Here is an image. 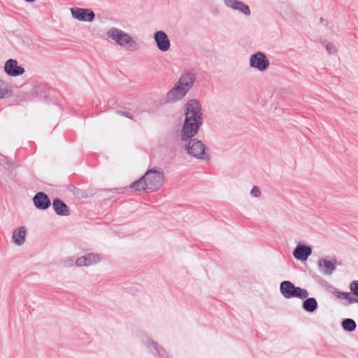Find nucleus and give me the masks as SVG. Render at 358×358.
I'll return each instance as SVG.
<instances>
[{
    "instance_id": "20",
    "label": "nucleus",
    "mask_w": 358,
    "mask_h": 358,
    "mask_svg": "<svg viewBox=\"0 0 358 358\" xmlns=\"http://www.w3.org/2000/svg\"><path fill=\"white\" fill-rule=\"evenodd\" d=\"M52 207L57 214L59 215L66 216L69 215V210L66 205L59 199L53 201Z\"/></svg>"
},
{
    "instance_id": "16",
    "label": "nucleus",
    "mask_w": 358,
    "mask_h": 358,
    "mask_svg": "<svg viewBox=\"0 0 358 358\" xmlns=\"http://www.w3.org/2000/svg\"><path fill=\"white\" fill-rule=\"evenodd\" d=\"M119 46L128 51H136L138 43L127 33L125 34Z\"/></svg>"
},
{
    "instance_id": "10",
    "label": "nucleus",
    "mask_w": 358,
    "mask_h": 358,
    "mask_svg": "<svg viewBox=\"0 0 358 358\" xmlns=\"http://www.w3.org/2000/svg\"><path fill=\"white\" fill-rule=\"evenodd\" d=\"M224 4L227 8L237 10L245 16L251 14L249 6L244 2L239 0H223Z\"/></svg>"
},
{
    "instance_id": "15",
    "label": "nucleus",
    "mask_w": 358,
    "mask_h": 358,
    "mask_svg": "<svg viewBox=\"0 0 358 358\" xmlns=\"http://www.w3.org/2000/svg\"><path fill=\"white\" fill-rule=\"evenodd\" d=\"M34 205L37 208L46 209L50 206V201L48 196L43 192L37 193L33 199Z\"/></svg>"
},
{
    "instance_id": "12",
    "label": "nucleus",
    "mask_w": 358,
    "mask_h": 358,
    "mask_svg": "<svg viewBox=\"0 0 358 358\" xmlns=\"http://www.w3.org/2000/svg\"><path fill=\"white\" fill-rule=\"evenodd\" d=\"M143 342L145 345L148 346L151 352L154 355H157L161 358H168V354L165 351V350L159 346V345L151 340L148 336H145L142 338Z\"/></svg>"
},
{
    "instance_id": "21",
    "label": "nucleus",
    "mask_w": 358,
    "mask_h": 358,
    "mask_svg": "<svg viewBox=\"0 0 358 358\" xmlns=\"http://www.w3.org/2000/svg\"><path fill=\"white\" fill-rule=\"evenodd\" d=\"M317 306L318 305H317V300L313 297L307 298L303 302V304H302L303 308L306 311L309 312V313L314 312L317 309Z\"/></svg>"
},
{
    "instance_id": "27",
    "label": "nucleus",
    "mask_w": 358,
    "mask_h": 358,
    "mask_svg": "<svg viewBox=\"0 0 358 358\" xmlns=\"http://www.w3.org/2000/svg\"><path fill=\"white\" fill-rule=\"evenodd\" d=\"M326 50L329 54H334L336 52V48L333 43H328L326 45Z\"/></svg>"
},
{
    "instance_id": "22",
    "label": "nucleus",
    "mask_w": 358,
    "mask_h": 358,
    "mask_svg": "<svg viewBox=\"0 0 358 358\" xmlns=\"http://www.w3.org/2000/svg\"><path fill=\"white\" fill-rule=\"evenodd\" d=\"M11 92V86L5 80H0V99L5 98Z\"/></svg>"
},
{
    "instance_id": "5",
    "label": "nucleus",
    "mask_w": 358,
    "mask_h": 358,
    "mask_svg": "<svg viewBox=\"0 0 358 358\" xmlns=\"http://www.w3.org/2000/svg\"><path fill=\"white\" fill-rule=\"evenodd\" d=\"M249 64L252 69L263 72L268 69L270 62L264 52H257L250 55Z\"/></svg>"
},
{
    "instance_id": "4",
    "label": "nucleus",
    "mask_w": 358,
    "mask_h": 358,
    "mask_svg": "<svg viewBox=\"0 0 358 358\" xmlns=\"http://www.w3.org/2000/svg\"><path fill=\"white\" fill-rule=\"evenodd\" d=\"M182 141L184 150L190 157L203 160L208 159L206 147L201 141L192 138Z\"/></svg>"
},
{
    "instance_id": "11",
    "label": "nucleus",
    "mask_w": 358,
    "mask_h": 358,
    "mask_svg": "<svg viewBox=\"0 0 358 358\" xmlns=\"http://www.w3.org/2000/svg\"><path fill=\"white\" fill-rule=\"evenodd\" d=\"M101 260L99 255L94 253H88L78 258L75 262L77 266H90L98 264Z\"/></svg>"
},
{
    "instance_id": "1",
    "label": "nucleus",
    "mask_w": 358,
    "mask_h": 358,
    "mask_svg": "<svg viewBox=\"0 0 358 358\" xmlns=\"http://www.w3.org/2000/svg\"><path fill=\"white\" fill-rule=\"evenodd\" d=\"M203 124L201 104L195 99L189 100L185 106V118L180 131L181 141L195 136Z\"/></svg>"
},
{
    "instance_id": "8",
    "label": "nucleus",
    "mask_w": 358,
    "mask_h": 358,
    "mask_svg": "<svg viewBox=\"0 0 358 358\" xmlns=\"http://www.w3.org/2000/svg\"><path fill=\"white\" fill-rule=\"evenodd\" d=\"M4 71L11 77H17L22 75L25 70L24 69L18 65L16 59H9L4 64Z\"/></svg>"
},
{
    "instance_id": "26",
    "label": "nucleus",
    "mask_w": 358,
    "mask_h": 358,
    "mask_svg": "<svg viewBox=\"0 0 358 358\" xmlns=\"http://www.w3.org/2000/svg\"><path fill=\"white\" fill-rule=\"evenodd\" d=\"M262 192L259 187L254 186L250 191V194L255 198H258L261 196Z\"/></svg>"
},
{
    "instance_id": "3",
    "label": "nucleus",
    "mask_w": 358,
    "mask_h": 358,
    "mask_svg": "<svg viewBox=\"0 0 358 358\" xmlns=\"http://www.w3.org/2000/svg\"><path fill=\"white\" fill-rule=\"evenodd\" d=\"M194 83L193 74L187 73L180 76L176 83L173 87L167 93L166 101L170 103H175L182 99Z\"/></svg>"
},
{
    "instance_id": "6",
    "label": "nucleus",
    "mask_w": 358,
    "mask_h": 358,
    "mask_svg": "<svg viewBox=\"0 0 358 358\" xmlns=\"http://www.w3.org/2000/svg\"><path fill=\"white\" fill-rule=\"evenodd\" d=\"M71 13L74 19L83 22H92L95 17L93 10L89 8H72Z\"/></svg>"
},
{
    "instance_id": "17",
    "label": "nucleus",
    "mask_w": 358,
    "mask_h": 358,
    "mask_svg": "<svg viewBox=\"0 0 358 358\" xmlns=\"http://www.w3.org/2000/svg\"><path fill=\"white\" fill-rule=\"evenodd\" d=\"M331 294L338 299H344L345 300V305H349L351 303L358 302V299L355 298L351 295V293L348 292H341L336 289H334L331 291Z\"/></svg>"
},
{
    "instance_id": "14",
    "label": "nucleus",
    "mask_w": 358,
    "mask_h": 358,
    "mask_svg": "<svg viewBox=\"0 0 358 358\" xmlns=\"http://www.w3.org/2000/svg\"><path fill=\"white\" fill-rule=\"evenodd\" d=\"M27 229L25 227H20L13 231L12 241L17 246L22 245L25 242L27 236Z\"/></svg>"
},
{
    "instance_id": "25",
    "label": "nucleus",
    "mask_w": 358,
    "mask_h": 358,
    "mask_svg": "<svg viewBox=\"0 0 358 358\" xmlns=\"http://www.w3.org/2000/svg\"><path fill=\"white\" fill-rule=\"evenodd\" d=\"M350 289L355 295L358 296V280L352 281L350 285Z\"/></svg>"
},
{
    "instance_id": "7",
    "label": "nucleus",
    "mask_w": 358,
    "mask_h": 358,
    "mask_svg": "<svg viewBox=\"0 0 358 358\" xmlns=\"http://www.w3.org/2000/svg\"><path fill=\"white\" fill-rule=\"evenodd\" d=\"M336 264L337 260L335 258L331 259L322 258L317 261L319 271L324 275H332L336 269Z\"/></svg>"
},
{
    "instance_id": "19",
    "label": "nucleus",
    "mask_w": 358,
    "mask_h": 358,
    "mask_svg": "<svg viewBox=\"0 0 358 358\" xmlns=\"http://www.w3.org/2000/svg\"><path fill=\"white\" fill-rule=\"evenodd\" d=\"M294 285L290 281H283L280 283V292L287 299L292 298L294 290Z\"/></svg>"
},
{
    "instance_id": "9",
    "label": "nucleus",
    "mask_w": 358,
    "mask_h": 358,
    "mask_svg": "<svg viewBox=\"0 0 358 358\" xmlns=\"http://www.w3.org/2000/svg\"><path fill=\"white\" fill-rule=\"evenodd\" d=\"M154 40L158 49L166 52L170 49L171 43L167 34L164 31H157L154 34Z\"/></svg>"
},
{
    "instance_id": "18",
    "label": "nucleus",
    "mask_w": 358,
    "mask_h": 358,
    "mask_svg": "<svg viewBox=\"0 0 358 358\" xmlns=\"http://www.w3.org/2000/svg\"><path fill=\"white\" fill-rule=\"evenodd\" d=\"M125 34L126 32L116 27H112L106 31L107 37L113 40L118 45L121 43Z\"/></svg>"
},
{
    "instance_id": "28",
    "label": "nucleus",
    "mask_w": 358,
    "mask_h": 358,
    "mask_svg": "<svg viewBox=\"0 0 358 358\" xmlns=\"http://www.w3.org/2000/svg\"><path fill=\"white\" fill-rule=\"evenodd\" d=\"M116 114L120 116L126 117L128 118H131V116L129 115V113L124 112V111H117Z\"/></svg>"
},
{
    "instance_id": "23",
    "label": "nucleus",
    "mask_w": 358,
    "mask_h": 358,
    "mask_svg": "<svg viewBox=\"0 0 358 358\" xmlns=\"http://www.w3.org/2000/svg\"><path fill=\"white\" fill-rule=\"evenodd\" d=\"M308 296V292L306 289H302L299 287H295L292 297H296L301 299H306Z\"/></svg>"
},
{
    "instance_id": "13",
    "label": "nucleus",
    "mask_w": 358,
    "mask_h": 358,
    "mask_svg": "<svg viewBox=\"0 0 358 358\" xmlns=\"http://www.w3.org/2000/svg\"><path fill=\"white\" fill-rule=\"evenodd\" d=\"M311 253L312 249L310 247L299 245L294 249L293 256L297 260L306 261Z\"/></svg>"
},
{
    "instance_id": "2",
    "label": "nucleus",
    "mask_w": 358,
    "mask_h": 358,
    "mask_svg": "<svg viewBox=\"0 0 358 358\" xmlns=\"http://www.w3.org/2000/svg\"><path fill=\"white\" fill-rule=\"evenodd\" d=\"M163 173L155 169L148 170L139 180L131 185V188L137 191L154 192L163 184Z\"/></svg>"
},
{
    "instance_id": "29",
    "label": "nucleus",
    "mask_w": 358,
    "mask_h": 358,
    "mask_svg": "<svg viewBox=\"0 0 358 358\" xmlns=\"http://www.w3.org/2000/svg\"><path fill=\"white\" fill-rule=\"evenodd\" d=\"M72 262H73V261H72V260H69V266H71V265H72Z\"/></svg>"
},
{
    "instance_id": "24",
    "label": "nucleus",
    "mask_w": 358,
    "mask_h": 358,
    "mask_svg": "<svg viewBox=\"0 0 358 358\" xmlns=\"http://www.w3.org/2000/svg\"><path fill=\"white\" fill-rule=\"evenodd\" d=\"M343 328L348 331H352L356 328V323L352 319H345L342 322Z\"/></svg>"
}]
</instances>
